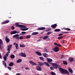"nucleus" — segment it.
Here are the masks:
<instances>
[{
	"label": "nucleus",
	"mask_w": 75,
	"mask_h": 75,
	"mask_svg": "<svg viewBox=\"0 0 75 75\" xmlns=\"http://www.w3.org/2000/svg\"><path fill=\"white\" fill-rule=\"evenodd\" d=\"M10 57L11 59H13V58H14L15 56H14V55L13 54H11Z\"/></svg>",
	"instance_id": "nucleus-28"
},
{
	"label": "nucleus",
	"mask_w": 75,
	"mask_h": 75,
	"mask_svg": "<svg viewBox=\"0 0 75 75\" xmlns=\"http://www.w3.org/2000/svg\"><path fill=\"white\" fill-rule=\"evenodd\" d=\"M16 75H21L20 73H18L16 74Z\"/></svg>",
	"instance_id": "nucleus-55"
},
{
	"label": "nucleus",
	"mask_w": 75,
	"mask_h": 75,
	"mask_svg": "<svg viewBox=\"0 0 75 75\" xmlns=\"http://www.w3.org/2000/svg\"><path fill=\"white\" fill-rule=\"evenodd\" d=\"M9 23V21L7 20L5 21L4 22H3L2 23H1V24H6V23Z\"/></svg>",
	"instance_id": "nucleus-17"
},
{
	"label": "nucleus",
	"mask_w": 75,
	"mask_h": 75,
	"mask_svg": "<svg viewBox=\"0 0 75 75\" xmlns=\"http://www.w3.org/2000/svg\"><path fill=\"white\" fill-rule=\"evenodd\" d=\"M26 37L28 39V38H31V35H28L26 36Z\"/></svg>",
	"instance_id": "nucleus-36"
},
{
	"label": "nucleus",
	"mask_w": 75,
	"mask_h": 75,
	"mask_svg": "<svg viewBox=\"0 0 75 75\" xmlns=\"http://www.w3.org/2000/svg\"><path fill=\"white\" fill-rule=\"evenodd\" d=\"M50 69L51 70H52V71H53L54 70V68L52 67H50Z\"/></svg>",
	"instance_id": "nucleus-42"
},
{
	"label": "nucleus",
	"mask_w": 75,
	"mask_h": 75,
	"mask_svg": "<svg viewBox=\"0 0 75 75\" xmlns=\"http://www.w3.org/2000/svg\"><path fill=\"white\" fill-rule=\"evenodd\" d=\"M51 27L52 28H55L57 27V24L52 25H51Z\"/></svg>",
	"instance_id": "nucleus-11"
},
{
	"label": "nucleus",
	"mask_w": 75,
	"mask_h": 75,
	"mask_svg": "<svg viewBox=\"0 0 75 75\" xmlns=\"http://www.w3.org/2000/svg\"><path fill=\"white\" fill-rule=\"evenodd\" d=\"M29 63L30 64H33V65H32V66H34V65H37V64L34 62L32 61H30Z\"/></svg>",
	"instance_id": "nucleus-9"
},
{
	"label": "nucleus",
	"mask_w": 75,
	"mask_h": 75,
	"mask_svg": "<svg viewBox=\"0 0 75 75\" xmlns=\"http://www.w3.org/2000/svg\"><path fill=\"white\" fill-rule=\"evenodd\" d=\"M42 54L43 57H45V58H47L48 57V54H47L46 53H43Z\"/></svg>",
	"instance_id": "nucleus-14"
},
{
	"label": "nucleus",
	"mask_w": 75,
	"mask_h": 75,
	"mask_svg": "<svg viewBox=\"0 0 75 75\" xmlns=\"http://www.w3.org/2000/svg\"><path fill=\"white\" fill-rule=\"evenodd\" d=\"M36 68L37 71H41L42 69H41V67L39 66H36Z\"/></svg>",
	"instance_id": "nucleus-6"
},
{
	"label": "nucleus",
	"mask_w": 75,
	"mask_h": 75,
	"mask_svg": "<svg viewBox=\"0 0 75 75\" xmlns=\"http://www.w3.org/2000/svg\"><path fill=\"white\" fill-rule=\"evenodd\" d=\"M11 28L12 29V30H14V26H12L11 27Z\"/></svg>",
	"instance_id": "nucleus-46"
},
{
	"label": "nucleus",
	"mask_w": 75,
	"mask_h": 75,
	"mask_svg": "<svg viewBox=\"0 0 75 75\" xmlns=\"http://www.w3.org/2000/svg\"><path fill=\"white\" fill-rule=\"evenodd\" d=\"M57 46H58V47H61V44H57Z\"/></svg>",
	"instance_id": "nucleus-49"
},
{
	"label": "nucleus",
	"mask_w": 75,
	"mask_h": 75,
	"mask_svg": "<svg viewBox=\"0 0 75 75\" xmlns=\"http://www.w3.org/2000/svg\"><path fill=\"white\" fill-rule=\"evenodd\" d=\"M3 58L4 60L6 61L7 60V57L6 56H4Z\"/></svg>",
	"instance_id": "nucleus-35"
},
{
	"label": "nucleus",
	"mask_w": 75,
	"mask_h": 75,
	"mask_svg": "<svg viewBox=\"0 0 75 75\" xmlns=\"http://www.w3.org/2000/svg\"><path fill=\"white\" fill-rule=\"evenodd\" d=\"M67 30H68V31H70V30H71V29L69 28H67Z\"/></svg>",
	"instance_id": "nucleus-51"
},
{
	"label": "nucleus",
	"mask_w": 75,
	"mask_h": 75,
	"mask_svg": "<svg viewBox=\"0 0 75 75\" xmlns=\"http://www.w3.org/2000/svg\"><path fill=\"white\" fill-rule=\"evenodd\" d=\"M48 36H46L43 38V40H46V39H47V38H48Z\"/></svg>",
	"instance_id": "nucleus-31"
},
{
	"label": "nucleus",
	"mask_w": 75,
	"mask_h": 75,
	"mask_svg": "<svg viewBox=\"0 0 75 75\" xmlns=\"http://www.w3.org/2000/svg\"><path fill=\"white\" fill-rule=\"evenodd\" d=\"M13 65H14V64L13 62L10 63L9 64V67H12V66H13Z\"/></svg>",
	"instance_id": "nucleus-26"
},
{
	"label": "nucleus",
	"mask_w": 75,
	"mask_h": 75,
	"mask_svg": "<svg viewBox=\"0 0 75 75\" xmlns=\"http://www.w3.org/2000/svg\"><path fill=\"white\" fill-rule=\"evenodd\" d=\"M63 29H64V30H67V28H63Z\"/></svg>",
	"instance_id": "nucleus-57"
},
{
	"label": "nucleus",
	"mask_w": 75,
	"mask_h": 75,
	"mask_svg": "<svg viewBox=\"0 0 75 75\" xmlns=\"http://www.w3.org/2000/svg\"><path fill=\"white\" fill-rule=\"evenodd\" d=\"M63 35V34L62 33H60L58 35L59 36H62V35Z\"/></svg>",
	"instance_id": "nucleus-43"
},
{
	"label": "nucleus",
	"mask_w": 75,
	"mask_h": 75,
	"mask_svg": "<svg viewBox=\"0 0 75 75\" xmlns=\"http://www.w3.org/2000/svg\"><path fill=\"white\" fill-rule=\"evenodd\" d=\"M20 35H23L21 33H20Z\"/></svg>",
	"instance_id": "nucleus-60"
},
{
	"label": "nucleus",
	"mask_w": 75,
	"mask_h": 75,
	"mask_svg": "<svg viewBox=\"0 0 75 75\" xmlns=\"http://www.w3.org/2000/svg\"><path fill=\"white\" fill-rule=\"evenodd\" d=\"M0 58L1 59L2 58V57L1 56V54L0 53Z\"/></svg>",
	"instance_id": "nucleus-52"
},
{
	"label": "nucleus",
	"mask_w": 75,
	"mask_h": 75,
	"mask_svg": "<svg viewBox=\"0 0 75 75\" xmlns=\"http://www.w3.org/2000/svg\"><path fill=\"white\" fill-rule=\"evenodd\" d=\"M63 63L64 65H67L68 63H67V62L66 61H65L64 60H63Z\"/></svg>",
	"instance_id": "nucleus-30"
},
{
	"label": "nucleus",
	"mask_w": 75,
	"mask_h": 75,
	"mask_svg": "<svg viewBox=\"0 0 75 75\" xmlns=\"http://www.w3.org/2000/svg\"><path fill=\"white\" fill-rule=\"evenodd\" d=\"M5 40L6 42L8 43L10 42V39L8 38V37H7V36H6Z\"/></svg>",
	"instance_id": "nucleus-8"
},
{
	"label": "nucleus",
	"mask_w": 75,
	"mask_h": 75,
	"mask_svg": "<svg viewBox=\"0 0 75 75\" xmlns=\"http://www.w3.org/2000/svg\"><path fill=\"white\" fill-rule=\"evenodd\" d=\"M3 65H4V66L5 68H7V65L6 64V63H5V62L4 61H3Z\"/></svg>",
	"instance_id": "nucleus-24"
},
{
	"label": "nucleus",
	"mask_w": 75,
	"mask_h": 75,
	"mask_svg": "<svg viewBox=\"0 0 75 75\" xmlns=\"http://www.w3.org/2000/svg\"><path fill=\"white\" fill-rule=\"evenodd\" d=\"M25 69L28 70H30V69L28 67L25 68Z\"/></svg>",
	"instance_id": "nucleus-50"
},
{
	"label": "nucleus",
	"mask_w": 75,
	"mask_h": 75,
	"mask_svg": "<svg viewBox=\"0 0 75 75\" xmlns=\"http://www.w3.org/2000/svg\"><path fill=\"white\" fill-rule=\"evenodd\" d=\"M15 25H16V27H19V25H19V23H16L15 24Z\"/></svg>",
	"instance_id": "nucleus-34"
},
{
	"label": "nucleus",
	"mask_w": 75,
	"mask_h": 75,
	"mask_svg": "<svg viewBox=\"0 0 75 75\" xmlns=\"http://www.w3.org/2000/svg\"><path fill=\"white\" fill-rule=\"evenodd\" d=\"M26 27V26L22 25H19V27L20 28H25Z\"/></svg>",
	"instance_id": "nucleus-16"
},
{
	"label": "nucleus",
	"mask_w": 75,
	"mask_h": 75,
	"mask_svg": "<svg viewBox=\"0 0 75 75\" xmlns=\"http://www.w3.org/2000/svg\"><path fill=\"white\" fill-rule=\"evenodd\" d=\"M20 29L22 31H26L28 30V28H21Z\"/></svg>",
	"instance_id": "nucleus-15"
},
{
	"label": "nucleus",
	"mask_w": 75,
	"mask_h": 75,
	"mask_svg": "<svg viewBox=\"0 0 75 75\" xmlns=\"http://www.w3.org/2000/svg\"><path fill=\"white\" fill-rule=\"evenodd\" d=\"M38 34V32H33L32 33V35H37Z\"/></svg>",
	"instance_id": "nucleus-21"
},
{
	"label": "nucleus",
	"mask_w": 75,
	"mask_h": 75,
	"mask_svg": "<svg viewBox=\"0 0 75 75\" xmlns=\"http://www.w3.org/2000/svg\"><path fill=\"white\" fill-rule=\"evenodd\" d=\"M45 52H46V53H47V52H48V50H47V49H46L45 51Z\"/></svg>",
	"instance_id": "nucleus-44"
},
{
	"label": "nucleus",
	"mask_w": 75,
	"mask_h": 75,
	"mask_svg": "<svg viewBox=\"0 0 75 75\" xmlns=\"http://www.w3.org/2000/svg\"><path fill=\"white\" fill-rule=\"evenodd\" d=\"M21 33H22V34H25L26 33V32H21Z\"/></svg>",
	"instance_id": "nucleus-47"
},
{
	"label": "nucleus",
	"mask_w": 75,
	"mask_h": 75,
	"mask_svg": "<svg viewBox=\"0 0 75 75\" xmlns=\"http://www.w3.org/2000/svg\"><path fill=\"white\" fill-rule=\"evenodd\" d=\"M54 45H56V46H57V45H58V44H57V42L54 43Z\"/></svg>",
	"instance_id": "nucleus-45"
},
{
	"label": "nucleus",
	"mask_w": 75,
	"mask_h": 75,
	"mask_svg": "<svg viewBox=\"0 0 75 75\" xmlns=\"http://www.w3.org/2000/svg\"><path fill=\"white\" fill-rule=\"evenodd\" d=\"M19 35L16 34L13 35V38H16V40H18L19 39Z\"/></svg>",
	"instance_id": "nucleus-5"
},
{
	"label": "nucleus",
	"mask_w": 75,
	"mask_h": 75,
	"mask_svg": "<svg viewBox=\"0 0 75 75\" xmlns=\"http://www.w3.org/2000/svg\"><path fill=\"white\" fill-rule=\"evenodd\" d=\"M16 33H17V31H13L10 34H16Z\"/></svg>",
	"instance_id": "nucleus-18"
},
{
	"label": "nucleus",
	"mask_w": 75,
	"mask_h": 75,
	"mask_svg": "<svg viewBox=\"0 0 75 75\" xmlns=\"http://www.w3.org/2000/svg\"><path fill=\"white\" fill-rule=\"evenodd\" d=\"M69 72L71 73V74H72L73 73V71H72V69L71 68L69 69Z\"/></svg>",
	"instance_id": "nucleus-22"
},
{
	"label": "nucleus",
	"mask_w": 75,
	"mask_h": 75,
	"mask_svg": "<svg viewBox=\"0 0 75 75\" xmlns=\"http://www.w3.org/2000/svg\"><path fill=\"white\" fill-rule=\"evenodd\" d=\"M16 43L14 42L13 43V45H16Z\"/></svg>",
	"instance_id": "nucleus-59"
},
{
	"label": "nucleus",
	"mask_w": 75,
	"mask_h": 75,
	"mask_svg": "<svg viewBox=\"0 0 75 75\" xmlns=\"http://www.w3.org/2000/svg\"><path fill=\"white\" fill-rule=\"evenodd\" d=\"M7 68L10 71H11V68H10V67H8Z\"/></svg>",
	"instance_id": "nucleus-41"
},
{
	"label": "nucleus",
	"mask_w": 75,
	"mask_h": 75,
	"mask_svg": "<svg viewBox=\"0 0 75 75\" xmlns=\"http://www.w3.org/2000/svg\"><path fill=\"white\" fill-rule=\"evenodd\" d=\"M51 74L52 75H56V74L54 72H51Z\"/></svg>",
	"instance_id": "nucleus-37"
},
{
	"label": "nucleus",
	"mask_w": 75,
	"mask_h": 75,
	"mask_svg": "<svg viewBox=\"0 0 75 75\" xmlns=\"http://www.w3.org/2000/svg\"><path fill=\"white\" fill-rule=\"evenodd\" d=\"M54 31L56 32H59V31H61V29H55Z\"/></svg>",
	"instance_id": "nucleus-23"
},
{
	"label": "nucleus",
	"mask_w": 75,
	"mask_h": 75,
	"mask_svg": "<svg viewBox=\"0 0 75 75\" xmlns=\"http://www.w3.org/2000/svg\"><path fill=\"white\" fill-rule=\"evenodd\" d=\"M74 60V58L72 57H71L69 58V61H71V62L72 61H73Z\"/></svg>",
	"instance_id": "nucleus-25"
},
{
	"label": "nucleus",
	"mask_w": 75,
	"mask_h": 75,
	"mask_svg": "<svg viewBox=\"0 0 75 75\" xmlns=\"http://www.w3.org/2000/svg\"><path fill=\"white\" fill-rule=\"evenodd\" d=\"M39 58L42 61H44V58L42 57H40Z\"/></svg>",
	"instance_id": "nucleus-38"
},
{
	"label": "nucleus",
	"mask_w": 75,
	"mask_h": 75,
	"mask_svg": "<svg viewBox=\"0 0 75 75\" xmlns=\"http://www.w3.org/2000/svg\"><path fill=\"white\" fill-rule=\"evenodd\" d=\"M63 58V57H61V58Z\"/></svg>",
	"instance_id": "nucleus-64"
},
{
	"label": "nucleus",
	"mask_w": 75,
	"mask_h": 75,
	"mask_svg": "<svg viewBox=\"0 0 75 75\" xmlns=\"http://www.w3.org/2000/svg\"><path fill=\"white\" fill-rule=\"evenodd\" d=\"M12 47V45H8L7 47L8 49H7V51H8V52H7L6 54H5V56L6 57H8V54H9L8 53H10V49H11V48Z\"/></svg>",
	"instance_id": "nucleus-3"
},
{
	"label": "nucleus",
	"mask_w": 75,
	"mask_h": 75,
	"mask_svg": "<svg viewBox=\"0 0 75 75\" xmlns=\"http://www.w3.org/2000/svg\"><path fill=\"white\" fill-rule=\"evenodd\" d=\"M23 36H20L19 38L20 40H23Z\"/></svg>",
	"instance_id": "nucleus-40"
},
{
	"label": "nucleus",
	"mask_w": 75,
	"mask_h": 75,
	"mask_svg": "<svg viewBox=\"0 0 75 75\" xmlns=\"http://www.w3.org/2000/svg\"><path fill=\"white\" fill-rule=\"evenodd\" d=\"M15 47L16 50L18 49V44H16L15 45Z\"/></svg>",
	"instance_id": "nucleus-29"
},
{
	"label": "nucleus",
	"mask_w": 75,
	"mask_h": 75,
	"mask_svg": "<svg viewBox=\"0 0 75 75\" xmlns=\"http://www.w3.org/2000/svg\"><path fill=\"white\" fill-rule=\"evenodd\" d=\"M41 39L38 40L37 41V42H38V41H41Z\"/></svg>",
	"instance_id": "nucleus-54"
},
{
	"label": "nucleus",
	"mask_w": 75,
	"mask_h": 75,
	"mask_svg": "<svg viewBox=\"0 0 75 75\" xmlns=\"http://www.w3.org/2000/svg\"><path fill=\"white\" fill-rule=\"evenodd\" d=\"M62 33H64V34H67V33H68V32H62Z\"/></svg>",
	"instance_id": "nucleus-48"
},
{
	"label": "nucleus",
	"mask_w": 75,
	"mask_h": 75,
	"mask_svg": "<svg viewBox=\"0 0 75 75\" xmlns=\"http://www.w3.org/2000/svg\"><path fill=\"white\" fill-rule=\"evenodd\" d=\"M51 33H52V32H48L47 33V35H50V34H51Z\"/></svg>",
	"instance_id": "nucleus-39"
},
{
	"label": "nucleus",
	"mask_w": 75,
	"mask_h": 75,
	"mask_svg": "<svg viewBox=\"0 0 75 75\" xmlns=\"http://www.w3.org/2000/svg\"><path fill=\"white\" fill-rule=\"evenodd\" d=\"M59 70L63 74H67V75L69 74V71L66 69H64L62 68H60Z\"/></svg>",
	"instance_id": "nucleus-2"
},
{
	"label": "nucleus",
	"mask_w": 75,
	"mask_h": 75,
	"mask_svg": "<svg viewBox=\"0 0 75 75\" xmlns=\"http://www.w3.org/2000/svg\"><path fill=\"white\" fill-rule=\"evenodd\" d=\"M35 53L39 56H41V55H42V54H41L40 52L36 51Z\"/></svg>",
	"instance_id": "nucleus-10"
},
{
	"label": "nucleus",
	"mask_w": 75,
	"mask_h": 75,
	"mask_svg": "<svg viewBox=\"0 0 75 75\" xmlns=\"http://www.w3.org/2000/svg\"><path fill=\"white\" fill-rule=\"evenodd\" d=\"M11 18V17H8V18Z\"/></svg>",
	"instance_id": "nucleus-62"
},
{
	"label": "nucleus",
	"mask_w": 75,
	"mask_h": 75,
	"mask_svg": "<svg viewBox=\"0 0 75 75\" xmlns=\"http://www.w3.org/2000/svg\"><path fill=\"white\" fill-rule=\"evenodd\" d=\"M21 62H22V59H18L16 61L17 63H20Z\"/></svg>",
	"instance_id": "nucleus-19"
},
{
	"label": "nucleus",
	"mask_w": 75,
	"mask_h": 75,
	"mask_svg": "<svg viewBox=\"0 0 75 75\" xmlns=\"http://www.w3.org/2000/svg\"><path fill=\"white\" fill-rule=\"evenodd\" d=\"M52 50L54 52H58L59 51V47L57 46H56L54 48L52 49Z\"/></svg>",
	"instance_id": "nucleus-4"
},
{
	"label": "nucleus",
	"mask_w": 75,
	"mask_h": 75,
	"mask_svg": "<svg viewBox=\"0 0 75 75\" xmlns=\"http://www.w3.org/2000/svg\"><path fill=\"white\" fill-rule=\"evenodd\" d=\"M25 47V45L24 44H21L20 45V47L21 48H22V47Z\"/></svg>",
	"instance_id": "nucleus-27"
},
{
	"label": "nucleus",
	"mask_w": 75,
	"mask_h": 75,
	"mask_svg": "<svg viewBox=\"0 0 75 75\" xmlns=\"http://www.w3.org/2000/svg\"><path fill=\"white\" fill-rule=\"evenodd\" d=\"M16 33H17V34H18V33H19V32H16Z\"/></svg>",
	"instance_id": "nucleus-61"
},
{
	"label": "nucleus",
	"mask_w": 75,
	"mask_h": 75,
	"mask_svg": "<svg viewBox=\"0 0 75 75\" xmlns=\"http://www.w3.org/2000/svg\"><path fill=\"white\" fill-rule=\"evenodd\" d=\"M45 29V28L44 27H42L41 28H39L37 29L38 30H44Z\"/></svg>",
	"instance_id": "nucleus-13"
},
{
	"label": "nucleus",
	"mask_w": 75,
	"mask_h": 75,
	"mask_svg": "<svg viewBox=\"0 0 75 75\" xmlns=\"http://www.w3.org/2000/svg\"><path fill=\"white\" fill-rule=\"evenodd\" d=\"M3 41H2L1 39H0V45H3Z\"/></svg>",
	"instance_id": "nucleus-32"
},
{
	"label": "nucleus",
	"mask_w": 75,
	"mask_h": 75,
	"mask_svg": "<svg viewBox=\"0 0 75 75\" xmlns=\"http://www.w3.org/2000/svg\"><path fill=\"white\" fill-rule=\"evenodd\" d=\"M63 38H64V36H60L58 38V40H61V39Z\"/></svg>",
	"instance_id": "nucleus-33"
},
{
	"label": "nucleus",
	"mask_w": 75,
	"mask_h": 75,
	"mask_svg": "<svg viewBox=\"0 0 75 75\" xmlns=\"http://www.w3.org/2000/svg\"><path fill=\"white\" fill-rule=\"evenodd\" d=\"M1 45H0V49H2V47H1Z\"/></svg>",
	"instance_id": "nucleus-53"
},
{
	"label": "nucleus",
	"mask_w": 75,
	"mask_h": 75,
	"mask_svg": "<svg viewBox=\"0 0 75 75\" xmlns=\"http://www.w3.org/2000/svg\"><path fill=\"white\" fill-rule=\"evenodd\" d=\"M48 31H50V30L49 29H48L47 30H46V32Z\"/></svg>",
	"instance_id": "nucleus-58"
},
{
	"label": "nucleus",
	"mask_w": 75,
	"mask_h": 75,
	"mask_svg": "<svg viewBox=\"0 0 75 75\" xmlns=\"http://www.w3.org/2000/svg\"><path fill=\"white\" fill-rule=\"evenodd\" d=\"M62 43L64 44L65 43V42L64 41V40H63V41H62Z\"/></svg>",
	"instance_id": "nucleus-56"
},
{
	"label": "nucleus",
	"mask_w": 75,
	"mask_h": 75,
	"mask_svg": "<svg viewBox=\"0 0 75 75\" xmlns=\"http://www.w3.org/2000/svg\"><path fill=\"white\" fill-rule=\"evenodd\" d=\"M44 63L45 64L46 66H47L48 67H50V65H49L50 64H49L47 62H44Z\"/></svg>",
	"instance_id": "nucleus-20"
},
{
	"label": "nucleus",
	"mask_w": 75,
	"mask_h": 75,
	"mask_svg": "<svg viewBox=\"0 0 75 75\" xmlns=\"http://www.w3.org/2000/svg\"><path fill=\"white\" fill-rule=\"evenodd\" d=\"M47 62L49 64H51L52 65V66H53V68H56V69H57L58 67V64H56V63H54L51 62L52 61V59H49L48 58H47Z\"/></svg>",
	"instance_id": "nucleus-1"
},
{
	"label": "nucleus",
	"mask_w": 75,
	"mask_h": 75,
	"mask_svg": "<svg viewBox=\"0 0 75 75\" xmlns=\"http://www.w3.org/2000/svg\"><path fill=\"white\" fill-rule=\"evenodd\" d=\"M38 65H39V66H42V65H45L44 63L38 62Z\"/></svg>",
	"instance_id": "nucleus-12"
},
{
	"label": "nucleus",
	"mask_w": 75,
	"mask_h": 75,
	"mask_svg": "<svg viewBox=\"0 0 75 75\" xmlns=\"http://www.w3.org/2000/svg\"><path fill=\"white\" fill-rule=\"evenodd\" d=\"M20 55L21 56V57H26V54H24V53L21 52L20 54Z\"/></svg>",
	"instance_id": "nucleus-7"
},
{
	"label": "nucleus",
	"mask_w": 75,
	"mask_h": 75,
	"mask_svg": "<svg viewBox=\"0 0 75 75\" xmlns=\"http://www.w3.org/2000/svg\"><path fill=\"white\" fill-rule=\"evenodd\" d=\"M43 33H44V32H41L40 34H43Z\"/></svg>",
	"instance_id": "nucleus-63"
}]
</instances>
